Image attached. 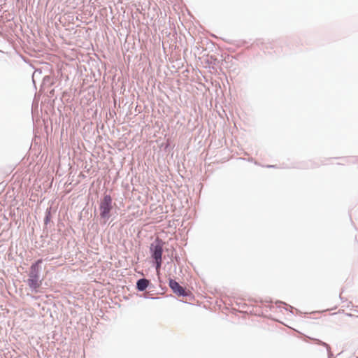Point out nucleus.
Returning <instances> with one entry per match:
<instances>
[{
    "label": "nucleus",
    "mask_w": 358,
    "mask_h": 358,
    "mask_svg": "<svg viewBox=\"0 0 358 358\" xmlns=\"http://www.w3.org/2000/svg\"><path fill=\"white\" fill-rule=\"evenodd\" d=\"M42 259L35 261L30 266L27 283L31 291H37L42 285L40 273L41 271Z\"/></svg>",
    "instance_id": "f257e3e1"
},
{
    "label": "nucleus",
    "mask_w": 358,
    "mask_h": 358,
    "mask_svg": "<svg viewBox=\"0 0 358 358\" xmlns=\"http://www.w3.org/2000/svg\"><path fill=\"white\" fill-rule=\"evenodd\" d=\"M113 208V199L111 196L110 194H105L99 203V217L100 220H103L104 223L110 219Z\"/></svg>",
    "instance_id": "f03ea898"
},
{
    "label": "nucleus",
    "mask_w": 358,
    "mask_h": 358,
    "mask_svg": "<svg viewBox=\"0 0 358 358\" xmlns=\"http://www.w3.org/2000/svg\"><path fill=\"white\" fill-rule=\"evenodd\" d=\"M164 244V242L159 238H156L150 244V253L152 259L162 258Z\"/></svg>",
    "instance_id": "7ed1b4c3"
},
{
    "label": "nucleus",
    "mask_w": 358,
    "mask_h": 358,
    "mask_svg": "<svg viewBox=\"0 0 358 358\" xmlns=\"http://www.w3.org/2000/svg\"><path fill=\"white\" fill-rule=\"evenodd\" d=\"M169 286L172 292L178 296L187 297L191 294V292L186 287L181 286L176 280L169 278Z\"/></svg>",
    "instance_id": "20e7f679"
},
{
    "label": "nucleus",
    "mask_w": 358,
    "mask_h": 358,
    "mask_svg": "<svg viewBox=\"0 0 358 358\" xmlns=\"http://www.w3.org/2000/svg\"><path fill=\"white\" fill-rule=\"evenodd\" d=\"M151 286V282L149 280L142 278L138 279L136 283V289L138 292H143Z\"/></svg>",
    "instance_id": "39448f33"
},
{
    "label": "nucleus",
    "mask_w": 358,
    "mask_h": 358,
    "mask_svg": "<svg viewBox=\"0 0 358 358\" xmlns=\"http://www.w3.org/2000/svg\"><path fill=\"white\" fill-rule=\"evenodd\" d=\"M55 83V78L52 76H45L43 78L42 87H50L53 85Z\"/></svg>",
    "instance_id": "423d86ee"
},
{
    "label": "nucleus",
    "mask_w": 358,
    "mask_h": 358,
    "mask_svg": "<svg viewBox=\"0 0 358 358\" xmlns=\"http://www.w3.org/2000/svg\"><path fill=\"white\" fill-rule=\"evenodd\" d=\"M314 341L317 343V344H318L320 345H322V346H324V347H325L327 348V352H328V357L329 358H331V357H333V354L331 352V348H330V346H329V344H327L325 342H323L321 340L317 339V338H315Z\"/></svg>",
    "instance_id": "0eeeda50"
},
{
    "label": "nucleus",
    "mask_w": 358,
    "mask_h": 358,
    "mask_svg": "<svg viewBox=\"0 0 358 358\" xmlns=\"http://www.w3.org/2000/svg\"><path fill=\"white\" fill-rule=\"evenodd\" d=\"M51 210H52L51 207H48V208H47V209L45 210V217H44L45 225H48L51 220V217H52Z\"/></svg>",
    "instance_id": "6e6552de"
},
{
    "label": "nucleus",
    "mask_w": 358,
    "mask_h": 358,
    "mask_svg": "<svg viewBox=\"0 0 358 358\" xmlns=\"http://www.w3.org/2000/svg\"><path fill=\"white\" fill-rule=\"evenodd\" d=\"M152 260H153V262H154L156 271L157 272H159V269H160V268L162 266V258H161V259H152Z\"/></svg>",
    "instance_id": "1a4fd4ad"
},
{
    "label": "nucleus",
    "mask_w": 358,
    "mask_h": 358,
    "mask_svg": "<svg viewBox=\"0 0 358 358\" xmlns=\"http://www.w3.org/2000/svg\"><path fill=\"white\" fill-rule=\"evenodd\" d=\"M169 146V143L167 141L164 145V148L166 149Z\"/></svg>",
    "instance_id": "9d476101"
},
{
    "label": "nucleus",
    "mask_w": 358,
    "mask_h": 358,
    "mask_svg": "<svg viewBox=\"0 0 358 358\" xmlns=\"http://www.w3.org/2000/svg\"><path fill=\"white\" fill-rule=\"evenodd\" d=\"M175 259H176V261L179 264V262H180V257H175Z\"/></svg>",
    "instance_id": "9b49d317"
},
{
    "label": "nucleus",
    "mask_w": 358,
    "mask_h": 358,
    "mask_svg": "<svg viewBox=\"0 0 358 358\" xmlns=\"http://www.w3.org/2000/svg\"><path fill=\"white\" fill-rule=\"evenodd\" d=\"M266 167L267 168H275V165H267Z\"/></svg>",
    "instance_id": "f8f14e48"
},
{
    "label": "nucleus",
    "mask_w": 358,
    "mask_h": 358,
    "mask_svg": "<svg viewBox=\"0 0 358 358\" xmlns=\"http://www.w3.org/2000/svg\"><path fill=\"white\" fill-rule=\"evenodd\" d=\"M276 303H280V304H284V305H287L285 303H283L282 301H277Z\"/></svg>",
    "instance_id": "ddd939ff"
},
{
    "label": "nucleus",
    "mask_w": 358,
    "mask_h": 358,
    "mask_svg": "<svg viewBox=\"0 0 358 358\" xmlns=\"http://www.w3.org/2000/svg\"><path fill=\"white\" fill-rule=\"evenodd\" d=\"M53 92H54V90H52L50 92V94H53Z\"/></svg>",
    "instance_id": "4468645a"
},
{
    "label": "nucleus",
    "mask_w": 358,
    "mask_h": 358,
    "mask_svg": "<svg viewBox=\"0 0 358 358\" xmlns=\"http://www.w3.org/2000/svg\"><path fill=\"white\" fill-rule=\"evenodd\" d=\"M143 296H144L145 299H148L149 298L146 294H144Z\"/></svg>",
    "instance_id": "2eb2a0df"
},
{
    "label": "nucleus",
    "mask_w": 358,
    "mask_h": 358,
    "mask_svg": "<svg viewBox=\"0 0 358 358\" xmlns=\"http://www.w3.org/2000/svg\"><path fill=\"white\" fill-rule=\"evenodd\" d=\"M340 299L343 300V297L341 296V294H340Z\"/></svg>",
    "instance_id": "dca6fc26"
},
{
    "label": "nucleus",
    "mask_w": 358,
    "mask_h": 358,
    "mask_svg": "<svg viewBox=\"0 0 358 358\" xmlns=\"http://www.w3.org/2000/svg\"><path fill=\"white\" fill-rule=\"evenodd\" d=\"M296 310L297 313H301V312L299 310L296 309Z\"/></svg>",
    "instance_id": "f3484780"
},
{
    "label": "nucleus",
    "mask_w": 358,
    "mask_h": 358,
    "mask_svg": "<svg viewBox=\"0 0 358 358\" xmlns=\"http://www.w3.org/2000/svg\"><path fill=\"white\" fill-rule=\"evenodd\" d=\"M17 1H19L20 0H17Z\"/></svg>",
    "instance_id": "a211bd4d"
},
{
    "label": "nucleus",
    "mask_w": 358,
    "mask_h": 358,
    "mask_svg": "<svg viewBox=\"0 0 358 358\" xmlns=\"http://www.w3.org/2000/svg\"><path fill=\"white\" fill-rule=\"evenodd\" d=\"M356 358H358V357H356Z\"/></svg>",
    "instance_id": "6ab92c4d"
}]
</instances>
